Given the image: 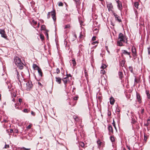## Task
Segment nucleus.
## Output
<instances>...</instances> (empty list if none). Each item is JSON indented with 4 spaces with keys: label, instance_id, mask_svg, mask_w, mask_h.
<instances>
[{
    "label": "nucleus",
    "instance_id": "obj_39",
    "mask_svg": "<svg viewBox=\"0 0 150 150\" xmlns=\"http://www.w3.org/2000/svg\"><path fill=\"white\" fill-rule=\"evenodd\" d=\"M98 43V42L97 41H96L92 42L91 44L93 45H95L96 44H97V45Z\"/></svg>",
    "mask_w": 150,
    "mask_h": 150
},
{
    "label": "nucleus",
    "instance_id": "obj_40",
    "mask_svg": "<svg viewBox=\"0 0 150 150\" xmlns=\"http://www.w3.org/2000/svg\"><path fill=\"white\" fill-rule=\"evenodd\" d=\"M63 4L62 2H59L58 3V6H63Z\"/></svg>",
    "mask_w": 150,
    "mask_h": 150
},
{
    "label": "nucleus",
    "instance_id": "obj_14",
    "mask_svg": "<svg viewBox=\"0 0 150 150\" xmlns=\"http://www.w3.org/2000/svg\"><path fill=\"white\" fill-rule=\"evenodd\" d=\"M125 61L124 59L122 60L120 62V66L122 67H124V66Z\"/></svg>",
    "mask_w": 150,
    "mask_h": 150
},
{
    "label": "nucleus",
    "instance_id": "obj_12",
    "mask_svg": "<svg viewBox=\"0 0 150 150\" xmlns=\"http://www.w3.org/2000/svg\"><path fill=\"white\" fill-rule=\"evenodd\" d=\"M68 79L67 78V77H66L65 78H64L63 79H62V81L64 82V83L65 85V87H66L67 85L66 84L67 83L68 81H69Z\"/></svg>",
    "mask_w": 150,
    "mask_h": 150
},
{
    "label": "nucleus",
    "instance_id": "obj_49",
    "mask_svg": "<svg viewBox=\"0 0 150 150\" xmlns=\"http://www.w3.org/2000/svg\"><path fill=\"white\" fill-rule=\"evenodd\" d=\"M33 23L35 24L36 25L37 24V22L35 21L34 20H33L32 21Z\"/></svg>",
    "mask_w": 150,
    "mask_h": 150
},
{
    "label": "nucleus",
    "instance_id": "obj_2",
    "mask_svg": "<svg viewBox=\"0 0 150 150\" xmlns=\"http://www.w3.org/2000/svg\"><path fill=\"white\" fill-rule=\"evenodd\" d=\"M51 14L52 16V18L54 21L56 20L55 16L56 13L55 10H53L51 12H49L47 14V18H49L50 17V15Z\"/></svg>",
    "mask_w": 150,
    "mask_h": 150
},
{
    "label": "nucleus",
    "instance_id": "obj_58",
    "mask_svg": "<svg viewBox=\"0 0 150 150\" xmlns=\"http://www.w3.org/2000/svg\"><path fill=\"white\" fill-rule=\"evenodd\" d=\"M10 132L11 133H12L13 132V129H11L10 130Z\"/></svg>",
    "mask_w": 150,
    "mask_h": 150
},
{
    "label": "nucleus",
    "instance_id": "obj_34",
    "mask_svg": "<svg viewBox=\"0 0 150 150\" xmlns=\"http://www.w3.org/2000/svg\"><path fill=\"white\" fill-rule=\"evenodd\" d=\"M70 27V24H67L65 25L64 29L69 28Z\"/></svg>",
    "mask_w": 150,
    "mask_h": 150
},
{
    "label": "nucleus",
    "instance_id": "obj_19",
    "mask_svg": "<svg viewBox=\"0 0 150 150\" xmlns=\"http://www.w3.org/2000/svg\"><path fill=\"white\" fill-rule=\"evenodd\" d=\"M119 77L120 79H122L123 76V75L122 72L121 71H120L118 73Z\"/></svg>",
    "mask_w": 150,
    "mask_h": 150
},
{
    "label": "nucleus",
    "instance_id": "obj_32",
    "mask_svg": "<svg viewBox=\"0 0 150 150\" xmlns=\"http://www.w3.org/2000/svg\"><path fill=\"white\" fill-rule=\"evenodd\" d=\"M79 144L82 147H83L85 145L84 143L82 142H80Z\"/></svg>",
    "mask_w": 150,
    "mask_h": 150
},
{
    "label": "nucleus",
    "instance_id": "obj_35",
    "mask_svg": "<svg viewBox=\"0 0 150 150\" xmlns=\"http://www.w3.org/2000/svg\"><path fill=\"white\" fill-rule=\"evenodd\" d=\"M41 29L42 30H45V31H46V30L45 29V26L44 25H43L41 26Z\"/></svg>",
    "mask_w": 150,
    "mask_h": 150
},
{
    "label": "nucleus",
    "instance_id": "obj_20",
    "mask_svg": "<svg viewBox=\"0 0 150 150\" xmlns=\"http://www.w3.org/2000/svg\"><path fill=\"white\" fill-rule=\"evenodd\" d=\"M37 70H38L39 74L40 75V76L42 77V73L41 69L39 68L38 69H37Z\"/></svg>",
    "mask_w": 150,
    "mask_h": 150
},
{
    "label": "nucleus",
    "instance_id": "obj_1",
    "mask_svg": "<svg viewBox=\"0 0 150 150\" xmlns=\"http://www.w3.org/2000/svg\"><path fill=\"white\" fill-rule=\"evenodd\" d=\"M16 64L19 67L20 69H22L23 68V64L21 62V59L18 57H16L14 59Z\"/></svg>",
    "mask_w": 150,
    "mask_h": 150
},
{
    "label": "nucleus",
    "instance_id": "obj_50",
    "mask_svg": "<svg viewBox=\"0 0 150 150\" xmlns=\"http://www.w3.org/2000/svg\"><path fill=\"white\" fill-rule=\"evenodd\" d=\"M22 99L21 98H19V100H18V101L19 102V103H20V104H21V103L22 102Z\"/></svg>",
    "mask_w": 150,
    "mask_h": 150
},
{
    "label": "nucleus",
    "instance_id": "obj_3",
    "mask_svg": "<svg viewBox=\"0 0 150 150\" xmlns=\"http://www.w3.org/2000/svg\"><path fill=\"white\" fill-rule=\"evenodd\" d=\"M26 88L27 91L30 90L33 87V84L31 81H28L26 83Z\"/></svg>",
    "mask_w": 150,
    "mask_h": 150
},
{
    "label": "nucleus",
    "instance_id": "obj_26",
    "mask_svg": "<svg viewBox=\"0 0 150 150\" xmlns=\"http://www.w3.org/2000/svg\"><path fill=\"white\" fill-rule=\"evenodd\" d=\"M102 142L99 140L97 141V143L98 145V147H100L101 145Z\"/></svg>",
    "mask_w": 150,
    "mask_h": 150
},
{
    "label": "nucleus",
    "instance_id": "obj_64",
    "mask_svg": "<svg viewBox=\"0 0 150 150\" xmlns=\"http://www.w3.org/2000/svg\"><path fill=\"white\" fill-rule=\"evenodd\" d=\"M75 2L77 3L79 0H74Z\"/></svg>",
    "mask_w": 150,
    "mask_h": 150
},
{
    "label": "nucleus",
    "instance_id": "obj_47",
    "mask_svg": "<svg viewBox=\"0 0 150 150\" xmlns=\"http://www.w3.org/2000/svg\"><path fill=\"white\" fill-rule=\"evenodd\" d=\"M78 96H76L74 98V100H78Z\"/></svg>",
    "mask_w": 150,
    "mask_h": 150
},
{
    "label": "nucleus",
    "instance_id": "obj_16",
    "mask_svg": "<svg viewBox=\"0 0 150 150\" xmlns=\"http://www.w3.org/2000/svg\"><path fill=\"white\" fill-rule=\"evenodd\" d=\"M108 129L109 132L113 133V130L112 126L111 125L109 126L108 127Z\"/></svg>",
    "mask_w": 150,
    "mask_h": 150
},
{
    "label": "nucleus",
    "instance_id": "obj_51",
    "mask_svg": "<svg viewBox=\"0 0 150 150\" xmlns=\"http://www.w3.org/2000/svg\"><path fill=\"white\" fill-rule=\"evenodd\" d=\"M96 37L95 36H94L92 38V40H93V41H94V40H96Z\"/></svg>",
    "mask_w": 150,
    "mask_h": 150
},
{
    "label": "nucleus",
    "instance_id": "obj_29",
    "mask_svg": "<svg viewBox=\"0 0 150 150\" xmlns=\"http://www.w3.org/2000/svg\"><path fill=\"white\" fill-rule=\"evenodd\" d=\"M110 139L112 142H114L115 141V138L113 136H111L110 138Z\"/></svg>",
    "mask_w": 150,
    "mask_h": 150
},
{
    "label": "nucleus",
    "instance_id": "obj_62",
    "mask_svg": "<svg viewBox=\"0 0 150 150\" xmlns=\"http://www.w3.org/2000/svg\"><path fill=\"white\" fill-rule=\"evenodd\" d=\"M68 76H70L71 77V75L70 74H69L67 75V77H68Z\"/></svg>",
    "mask_w": 150,
    "mask_h": 150
},
{
    "label": "nucleus",
    "instance_id": "obj_10",
    "mask_svg": "<svg viewBox=\"0 0 150 150\" xmlns=\"http://www.w3.org/2000/svg\"><path fill=\"white\" fill-rule=\"evenodd\" d=\"M113 15L116 20L117 21L119 22L122 21L121 19H120V17L119 16L117 15L115 13H113Z\"/></svg>",
    "mask_w": 150,
    "mask_h": 150
},
{
    "label": "nucleus",
    "instance_id": "obj_28",
    "mask_svg": "<svg viewBox=\"0 0 150 150\" xmlns=\"http://www.w3.org/2000/svg\"><path fill=\"white\" fill-rule=\"evenodd\" d=\"M106 67H107V66L105 64H102V65L101 67L100 68H101V69H104L105 68H106Z\"/></svg>",
    "mask_w": 150,
    "mask_h": 150
},
{
    "label": "nucleus",
    "instance_id": "obj_30",
    "mask_svg": "<svg viewBox=\"0 0 150 150\" xmlns=\"http://www.w3.org/2000/svg\"><path fill=\"white\" fill-rule=\"evenodd\" d=\"M28 1L30 2V4H31L32 6H33L34 5V2L32 1V0H28Z\"/></svg>",
    "mask_w": 150,
    "mask_h": 150
},
{
    "label": "nucleus",
    "instance_id": "obj_21",
    "mask_svg": "<svg viewBox=\"0 0 150 150\" xmlns=\"http://www.w3.org/2000/svg\"><path fill=\"white\" fill-rule=\"evenodd\" d=\"M71 63L73 64V66L74 67L76 65V62L74 59H72L71 61Z\"/></svg>",
    "mask_w": 150,
    "mask_h": 150
},
{
    "label": "nucleus",
    "instance_id": "obj_22",
    "mask_svg": "<svg viewBox=\"0 0 150 150\" xmlns=\"http://www.w3.org/2000/svg\"><path fill=\"white\" fill-rule=\"evenodd\" d=\"M33 67L35 70H37V69L39 68V67L37 65V64H34L33 65Z\"/></svg>",
    "mask_w": 150,
    "mask_h": 150
},
{
    "label": "nucleus",
    "instance_id": "obj_41",
    "mask_svg": "<svg viewBox=\"0 0 150 150\" xmlns=\"http://www.w3.org/2000/svg\"><path fill=\"white\" fill-rule=\"evenodd\" d=\"M23 111L25 112L28 113V110L27 109H25L23 110Z\"/></svg>",
    "mask_w": 150,
    "mask_h": 150
},
{
    "label": "nucleus",
    "instance_id": "obj_56",
    "mask_svg": "<svg viewBox=\"0 0 150 150\" xmlns=\"http://www.w3.org/2000/svg\"><path fill=\"white\" fill-rule=\"evenodd\" d=\"M144 109H142V110L141 111V113L143 114L144 113Z\"/></svg>",
    "mask_w": 150,
    "mask_h": 150
},
{
    "label": "nucleus",
    "instance_id": "obj_46",
    "mask_svg": "<svg viewBox=\"0 0 150 150\" xmlns=\"http://www.w3.org/2000/svg\"><path fill=\"white\" fill-rule=\"evenodd\" d=\"M56 71L57 74H58L60 73V70L59 68H57V69Z\"/></svg>",
    "mask_w": 150,
    "mask_h": 150
},
{
    "label": "nucleus",
    "instance_id": "obj_53",
    "mask_svg": "<svg viewBox=\"0 0 150 150\" xmlns=\"http://www.w3.org/2000/svg\"><path fill=\"white\" fill-rule=\"evenodd\" d=\"M74 38L73 40H74L76 38L77 36H76V34L75 33H74Z\"/></svg>",
    "mask_w": 150,
    "mask_h": 150
},
{
    "label": "nucleus",
    "instance_id": "obj_48",
    "mask_svg": "<svg viewBox=\"0 0 150 150\" xmlns=\"http://www.w3.org/2000/svg\"><path fill=\"white\" fill-rule=\"evenodd\" d=\"M101 72L103 74H105V70H103L101 71Z\"/></svg>",
    "mask_w": 150,
    "mask_h": 150
},
{
    "label": "nucleus",
    "instance_id": "obj_27",
    "mask_svg": "<svg viewBox=\"0 0 150 150\" xmlns=\"http://www.w3.org/2000/svg\"><path fill=\"white\" fill-rule=\"evenodd\" d=\"M139 79L135 78L134 79V84L136 83H138L139 82Z\"/></svg>",
    "mask_w": 150,
    "mask_h": 150
},
{
    "label": "nucleus",
    "instance_id": "obj_61",
    "mask_svg": "<svg viewBox=\"0 0 150 150\" xmlns=\"http://www.w3.org/2000/svg\"><path fill=\"white\" fill-rule=\"evenodd\" d=\"M132 121H133L132 122L133 123H134L136 122V121L135 120L132 119Z\"/></svg>",
    "mask_w": 150,
    "mask_h": 150
},
{
    "label": "nucleus",
    "instance_id": "obj_60",
    "mask_svg": "<svg viewBox=\"0 0 150 150\" xmlns=\"http://www.w3.org/2000/svg\"><path fill=\"white\" fill-rule=\"evenodd\" d=\"M38 85H40V86H41L42 87V84H41V83H40V82H38Z\"/></svg>",
    "mask_w": 150,
    "mask_h": 150
},
{
    "label": "nucleus",
    "instance_id": "obj_24",
    "mask_svg": "<svg viewBox=\"0 0 150 150\" xmlns=\"http://www.w3.org/2000/svg\"><path fill=\"white\" fill-rule=\"evenodd\" d=\"M84 36L83 35L82 33H80V35L79 36V38H80V39H82L84 38Z\"/></svg>",
    "mask_w": 150,
    "mask_h": 150
},
{
    "label": "nucleus",
    "instance_id": "obj_5",
    "mask_svg": "<svg viewBox=\"0 0 150 150\" xmlns=\"http://www.w3.org/2000/svg\"><path fill=\"white\" fill-rule=\"evenodd\" d=\"M107 6L109 11H113V6L111 3H107Z\"/></svg>",
    "mask_w": 150,
    "mask_h": 150
},
{
    "label": "nucleus",
    "instance_id": "obj_36",
    "mask_svg": "<svg viewBox=\"0 0 150 150\" xmlns=\"http://www.w3.org/2000/svg\"><path fill=\"white\" fill-rule=\"evenodd\" d=\"M40 38L42 40H44V36L42 34H40Z\"/></svg>",
    "mask_w": 150,
    "mask_h": 150
},
{
    "label": "nucleus",
    "instance_id": "obj_13",
    "mask_svg": "<svg viewBox=\"0 0 150 150\" xmlns=\"http://www.w3.org/2000/svg\"><path fill=\"white\" fill-rule=\"evenodd\" d=\"M146 93L147 96V100H149L150 99V94L149 93V91L146 90Z\"/></svg>",
    "mask_w": 150,
    "mask_h": 150
},
{
    "label": "nucleus",
    "instance_id": "obj_38",
    "mask_svg": "<svg viewBox=\"0 0 150 150\" xmlns=\"http://www.w3.org/2000/svg\"><path fill=\"white\" fill-rule=\"evenodd\" d=\"M9 145H7L6 144L5 145V146L4 148H3V149H6L7 148H9Z\"/></svg>",
    "mask_w": 150,
    "mask_h": 150
},
{
    "label": "nucleus",
    "instance_id": "obj_37",
    "mask_svg": "<svg viewBox=\"0 0 150 150\" xmlns=\"http://www.w3.org/2000/svg\"><path fill=\"white\" fill-rule=\"evenodd\" d=\"M129 68L130 71L132 72L133 71V69L132 67H129Z\"/></svg>",
    "mask_w": 150,
    "mask_h": 150
},
{
    "label": "nucleus",
    "instance_id": "obj_4",
    "mask_svg": "<svg viewBox=\"0 0 150 150\" xmlns=\"http://www.w3.org/2000/svg\"><path fill=\"white\" fill-rule=\"evenodd\" d=\"M125 37L122 33H120L119 34L118 39L120 42H125Z\"/></svg>",
    "mask_w": 150,
    "mask_h": 150
},
{
    "label": "nucleus",
    "instance_id": "obj_15",
    "mask_svg": "<svg viewBox=\"0 0 150 150\" xmlns=\"http://www.w3.org/2000/svg\"><path fill=\"white\" fill-rule=\"evenodd\" d=\"M56 81L58 83L60 84L61 83L62 79L61 78L59 77H56Z\"/></svg>",
    "mask_w": 150,
    "mask_h": 150
},
{
    "label": "nucleus",
    "instance_id": "obj_23",
    "mask_svg": "<svg viewBox=\"0 0 150 150\" xmlns=\"http://www.w3.org/2000/svg\"><path fill=\"white\" fill-rule=\"evenodd\" d=\"M73 118L75 120V121L76 122H77L79 120V118H78L77 116L76 115H74L73 116Z\"/></svg>",
    "mask_w": 150,
    "mask_h": 150
},
{
    "label": "nucleus",
    "instance_id": "obj_9",
    "mask_svg": "<svg viewBox=\"0 0 150 150\" xmlns=\"http://www.w3.org/2000/svg\"><path fill=\"white\" fill-rule=\"evenodd\" d=\"M122 56H123L124 55H128L130 53L129 52H128L126 50H123L122 51Z\"/></svg>",
    "mask_w": 150,
    "mask_h": 150
},
{
    "label": "nucleus",
    "instance_id": "obj_63",
    "mask_svg": "<svg viewBox=\"0 0 150 150\" xmlns=\"http://www.w3.org/2000/svg\"><path fill=\"white\" fill-rule=\"evenodd\" d=\"M17 104H15V108H18V107H17Z\"/></svg>",
    "mask_w": 150,
    "mask_h": 150
},
{
    "label": "nucleus",
    "instance_id": "obj_31",
    "mask_svg": "<svg viewBox=\"0 0 150 150\" xmlns=\"http://www.w3.org/2000/svg\"><path fill=\"white\" fill-rule=\"evenodd\" d=\"M117 44L119 46H121L123 45L122 43L120 41V40L117 41Z\"/></svg>",
    "mask_w": 150,
    "mask_h": 150
},
{
    "label": "nucleus",
    "instance_id": "obj_42",
    "mask_svg": "<svg viewBox=\"0 0 150 150\" xmlns=\"http://www.w3.org/2000/svg\"><path fill=\"white\" fill-rule=\"evenodd\" d=\"M144 140L146 142L147 138V136L146 135H144Z\"/></svg>",
    "mask_w": 150,
    "mask_h": 150
},
{
    "label": "nucleus",
    "instance_id": "obj_45",
    "mask_svg": "<svg viewBox=\"0 0 150 150\" xmlns=\"http://www.w3.org/2000/svg\"><path fill=\"white\" fill-rule=\"evenodd\" d=\"M108 116H110L111 115V112L108 110Z\"/></svg>",
    "mask_w": 150,
    "mask_h": 150
},
{
    "label": "nucleus",
    "instance_id": "obj_59",
    "mask_svg": "<svg viewBox=\"0 0 150 150\" xmlns=\"http://www.w3.org/2000/svg\"><path fill=\"white\" fill-rule=\"evenodd\" d=\"M23 149L24 150H30V149H27L24 147L23 148Z\"/></svg>",
    "mask_w": 150,
    "mask_h": 150
},
{
    "label": "nucleus",
    "instance_id": "obj_6",
    "mask_svg": "<svg viewBox=\"0 0 150 150\" xmlns=\"http://www.w3.org/2000/svg\"><path fill=\"white\" fill-rule=\"evenodd\" d=\"M132 54L133 57L135 59L137 56V54L136 48L135 47L133 46L132 47Z\"/></svg>",
    "mask_w": 150,
    "mask_h": 150
},
{
    "label": "nucleus",
    "instance_id": "obj_25",
    "mask_svg": "<svg viewBox=\"0 0 150 150\" xmlns=\"http://www.w3.org/2000/svg\"><path fill=\"white\" fill-rule=\"evenodd\" d=\"M139 3L138 2H135L134 3V6L137 8H138Z\"/></svg>",
    "mask_w": 150,
    "mask_h": 150
},
{
    "label": "nucleus",
    "instance_id": "obj_54",
    "mask_svg": "<svg viewBox=\"0 0 150 150\" xmlns=\"http://www.w3.org/2000/svg\"><path fill=\"white\" fill-rule=\"evenodd\" d=\"M31 127V125H30L27 127V128L28 129H30Z\"/></svg>",
    "mask_w": 150,
    "mask_h": 150
},
{
    "label": "nucleus",
    "instance_id": "obj_18",
    "mask_svg": "<svg viewBox=\"0 0 150 150\" xmlns=\"http://www.w3.org/2000/svg\"><path fill=\"white\" fill-rule=\"evenodd\" d=\"M115 100L112 98H110V103L111 105H113L115 103Z\"/></svg>",
    "mask_w": 150,
    "mask_h": 150
},
{
    "label": "nucleus",
    "instance_id": "obj_43",
    "mask_svg": "<svg viewBox=\"0 0 150 150\" xmlns=\"http://www.w3.org/2000/svg\"><path fill=\"white\" fill-rule=\"evenodd\" d=\"M148 49V54H149L150 55V47L147 48Z\"/></svg>",
    "mask_w": 150,
    "mask_h": 150
},
{
    "label": "nucleus",
    "instance_id": "obj_8",
    "mask_svg": "<svg viewBox=\"0 0 150 150\" xmlns=\"http://www.w3.org/2000/svg\"><path fill=\"white\" fill-rule=\"evenodd\" d=\"M0 34L1 35V36L5 38H7V36L4 30L0 29Z\"/></svg>",
    "mask_w": 150,
    "mask_h": 150
},
{
    "label": "nucleus",
    "instance_id": "obj_11",
    "mask_svg": "<svg viewBox=\"0 0 150 150\" xmlns=\"http://www.w3.org/2000/svg\"><path fill=\"white\" fill-rule=\"evenodd\" d=\"M136 97L139 103L141 102V97L139 93L136 92Z\"/></svg>",
    "mask_w": 150,
    "mask_h": 150
},
{
    "label": "nucleus",
    "instance_id": "obj_7",
    "mask_svg": "<svg viewBox=\"0 0 150 150\" xmlns=\"http://www.w3.org/2000/svg\"><path fill=\"white\" fill-rule=\"evenodd\" d=\"M116 1L117 4V6L118 8L121 11L122 8V3L119 0H116Z\"/></svg>",
    "mask_w": 150,
    "mask_h": 150
},
{
    "label": "nucleus",
    "instance_id": "obj_17",
    "mask_svg": "<svg viewBox=\"0 0 150 150\" xmlns=\"http://www.w3.org/2000/svg\"><path fill=\"white\" fill-rule=\"evenodd\" d=\"M15 72L17 73V79H18L19 81L20 82V77H19L20 76V74H19V73L18 72V71L17 69L16 70Z\"/></svg>",
    "mask_w": 150,
    "mask_h": 150
},
{
    "label": "nucleus",
    "instance_id": "obj_33",
    "mask_svg": "<svg viewBox=\"0 0 150 150\" xmlns=\"http://www.w3.org/2000/svg\"><path fill=\"white\" fill-rule=\"evenodd\" d=\"M48 30H46V31H45V35L46 36V37L47 39H48Z\"/></svg>",
    "mask_w": 150,
    "mask_h": 150
},
{
    "label": "nucleus",
    "instance_id": "obj_44",
    "mask_svg": "<svg viewBox=\"0 0 150 150\" xmlns=\"http://www.w3.org/2000/svg\"><path fill=\"white\" fill-rule=\"evenodd\" d=\"M116 112H120V110L118 108H116Z\"/></svg>",
    "mask_w": 150,
    "mask_h": 150
},
{
    "label": "nucleus",
    "instance_id": "obj_57",
    "mask_svg": "<svg viewBox=\"0 0 150 150\" xmlns=\"http://www.w3.org/2000/svg\"><path fill=\"white\" fill-rule=\"evenodd\" d=\"M117 117H120V114L119 112H117Z\"/></svg>",
    "mask_w": 150,
    "mask_h": 150
},
{
    "label": "nucleus",
    "instance_id": "obj_52",
    "mask_svg": "<svg viewBox=\"0 0 150 150\" xmlns=\"http://www.w3.org/2000/svg\"><path fill=\"white\" fill-rule=\"evenodd\" d=\"M112 124L113 125V126H114V127H115V128H116V126H115V122H114V121H113V122H112Z\"/></svg>",
    "mask_w": 150,
    "mask_h": 150
},
{
    "label": "nucleus",
    "instance_id": "obj_55",
    "mask_svg": "<svg viewBox=\"0 0 150 150\" xmlns=\"http://www.w3.org/2000/svg\"><path fill=\"white\" fill-rule=\"evenodd\" d=\"M31 114L33 116L35 115V113L34 112H33V111H31Z\"/></svg>",
    "mask_w": 150,
    "mask_h": 150
}]
</instances>
